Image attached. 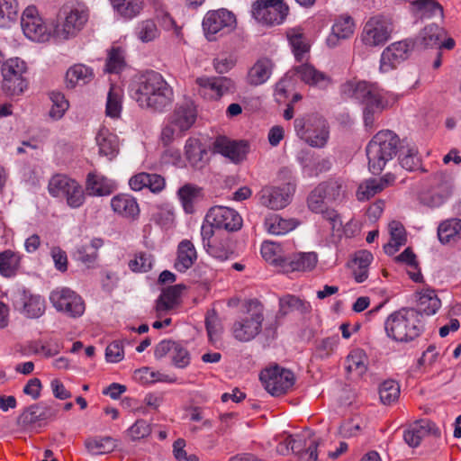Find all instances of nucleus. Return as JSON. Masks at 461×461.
Instances as JSON below:
<instances>
[{
    "instance_id": "obj_54",
    "label": "nucleus",
    "mask_w": 461,
    "mask_h": 461,
    "mask_svg": "<svg viewBox=\"0 0 461 461\" xmlns=\"http://www.w3.org/2000/svg\"><path fill=\"white\" fill-rule=\"evenodd\" d=\"M19 4L17 0H0V27L9 28L17 20Z\"/></svg>"
},
{
    "instance_id": "obj_48",
    "label": "nucleus",
    "mask_w": 461,
    "mask_h": 461,
    "mask_svg": "<svg viewBox=\"0 0 461 461\" xmlns=\"http://www.w3.org/2000/svg\"><path fill=\"white\" fill-rule=\"evenodd\" d=\"M265 228L273 235H285L294 230L297 222L293 219H285L278 214H270L265 220Z\"/></svg>"
},
{
    "instance_id": "obj_7",
    "label": "nucleus",
    "mask_w": 461,
    "mask_h": 461,
    "mask_svg": "<svg viewBox=\"0 0 461 461\" xmlns=\"http://www.w3.org/2000/svg\"><path fill=\"white\" fill-rule=\"evenodd\" d=\"M48 192L50 196L65 203L71 209L83 206L86 194L82 185L74 178L63 174L51 176L48 184Z\"/></svg>"
},
{
    "instance_id": "obj_6",
    "label": "nucleus",
    "mask_w": 461,
    "mask_h": 461,
    "mask_svg": "<svg viewBox=\"0 0 461 461\" xmlns=\"http://www.w3.org/2000/svg\"><path fill=\"white\" fill-rule=\"evenodd\" d=\"M399 137L392 131H378L366 146L369 170L373 174L383 171L387 162L396 155Z\"/></svg>"
},
{
    "instance_id": "obj_11",
    "label": "nucleus",
    "mask_w": 461,
    "mask_h": 461,
    "mask_svg": "<svg viewBox=\"0 0 461 461\" xmlns=\"http://www.w3.org/2000/svg\"><path fill=\"white\" fill-rule=\"evenodd\" d=\"M21 26L24 36L32 41L46 42L53 38V26H48L34 5H29L23 10Z\"/></svg>"
},
{
    "instance_id": "obj_44",
    "label": "nucleus",
    "mask_w": 461,
    "mask_h": 461,
    "mask_svg": "<svg viewBox=\"0 0 461 461\" xmlns=\"http://www.w3.org/2000/svg\"><path fill=\"white\" fill-rule=\"evenodd\" d=\"M263 258L275 265L283 271L287 254H285L283 246L273 241H264L260 249Z\"/></svg>"
},
{
    "instance_id": "obj_9",
    "label": "nucleus",
    "mask_w": 461,
    "mask_h": 461,
    "mask_svg": "<svg viewBox=\"0 0 461 461\" xmlns=\"http://www.w3.org/2000/svg\"><path fill=\"white\" fill-rule=\"evenodd\" d=\"M294 130L301 140L313 148H323L330 137L326 121L317 115L296 118Z\"/></svg>"
},
{
    "instance_id": "obj_21",
    "label": "nucleus",
    "mask_w": 461,
    "mask_h": 461,
    "mask_svg": "<svg viewBox=\"0 0 461 461\" xmlns=\"http://www.w3.org/2000/svg\"><path fill=\"white\" fill-rule=\"evenodd\" d=\"M201 93L210 99H220L221 96L233 93L236 89L235 82L226 77H202L196 79Z\"/></svg>"
},
{
    "instance_id": "obj_60",
    "label": "nucleus",
    "mask_w": 461,
    "mask_h": 461,
    "mask_svg": "<svg viewBox=\"0 0 461 461\" xmlns=\"http://www.w3.org/2000/svg\"><path fill=\"white\" fill-rule=\"evenodd\" d=\"M124 67V50L120 47L112 48L107 55L104 71L111 74H119Z\"/></svg>"
},
{
    "instance_id": "obj_33",
    "label": "nucleus",
    "mask_w": 461,
    "mask_h": 461,
    "mask_svg": "<svg viewBox=\"0 0 461 461\" xmlns=\"http://www.w3.org/2000/svg\"><path fill=\"white\" fill-rule=\"evenodd\" d=\"M318 263V255L313 252H298L287 255L283 272L289 273L294 271H312Z\"/></svg>"
},
{
    "instance_id": "obj_25",
    "label": "nucleus",
    "mask_w": 461,
    "mask_h": 461,
    "mask_svg": "<svg viewBox=\"0 0 461 461\" xmlns=\"http://www.w3.org/2000/svg\"><path fill=\"white\" fill-rule=\"evenodd\" d=\"M301 437L294 438L292 435L285 437V441L276 447L278 453L285 455L292 450L293 453L300 455L301 458L305 461H318L317 448L320 443L316 439H312L307 449L303 450Z\"/></svg>"
},
{
    "instance_id": "obj_28",
    "label": "nucleus",
    "mask_w": 461,
    "mask_h": 461,
    "mask_svg": "<svg viewBox=\"0 0 461 461\" xmlns=\"http://www.w3.org/2000/svg\"><path fill=\"white\" fill-rule=\"evenodd\" d=\"M95 144L100 157L113 161L120 152L119 137L107 127L101 126L95 135Z\"/></svg>"
},
{
    "instance_id": "obj_53",
    "label": "nucleus",
    "mask_w": 461,
    "mask_h": 461,
    "mask_svg": "<svg viewBox=\"0 0 461 461\" xmlns=\"http://www.w3.org/2000/svg\"><path fill=\"white\" fill-rule=\"evenodd\" d=\"M20 261L21 256L17 252L10 249L0 252V274L5 277L15 276Z\"/></svg>"
},
{
    "instance_id": "obj_42",
    "label": "nucleus",
    "mask_w": 461,
    "mask_h": 461,
    "mask_svg": "<svg viewBox=\"0 0 461 461\" xmlns=\"http://www.w3.org/2000/svg\"><path fill=\"white\" fill-rule=\"evenodd\" d=\"M390 240L384 246V250L387 255H393L401 247L406 243V231L403 225L397 221H393L388 225Z\"/></svg>"
},
{
    "instance_id": "obj_55",
    "label": "nucleus",
    "mask_w": 461,
    "mask_h": 461,
    "mask_svg": "<svg viewBox=\"0 0 461 461\" xmlns=\"http://www.w3.org/2000/svg\"><path fill=\"white\" fill-rule=\"evenodd\" d=\"M50 100L51 101V106L48 115L52 121H59L68 110L69 102L64 94L58 91H52L50 93Z\"/></svg>"
},
{
    "instance_id": "obj_59",
    "label": "nucleus",
    "mask_w": 461,
    "mask_h": 461,
    "mask_svg": "<svg viewBox=\"0 0 461 461\" xmlns=\"http://www.w3.org/2000/svg\"><path fill=\"white\" fill-rule=\"evenodd\" d=\"M116 11L127 19H132L137 16L142 7L141 0H110Z\"/></svg>"
},
{
    "instance_id": "obj_57",
    "label": "nucleus",
    "mask_w": 461,
    "mask_h": 461,
    "mask_svg": "<svg viewBox=\"0 0 461 461\" xmlns=\"http://www.w3.org/2000/svg\"><path fill=\"white\" fill-rule=\"evenodd\" d=\"M310 309L309 303L291 294L285 295L279 300V312L282 315H286L294 311L307 312Z\"/></svg>"
},
{
    "instance_id": "obj_41",
    "label": "nucleus",
    "mask_w": 461,
    "mask_h": 461,
    "mask_svg": "<svg viewBox=\"0 0 461 461\" xmlns=\"http://www.w3.org/2000/svg\"><path fill=\"white\" fill-rule=\"evenodd\" d=\"M150 220L163 229H170L175 222L174 207L168 203H158L150 207Z\"/></svg>"
},
{
    "instance_id": "obj_15",
    "label": "nucleus",
    "mask_w": 461,
    "mask_h": 461,
    "mask_svg": "<svg viewBox=\"0 0 461 461\" xmlns=\"http://www.w3.org/2000/svg\"><path fill=\"white\" fill-rule=\"evenodd\" d=\"M235 27L236 17L226 9L209 11L203 20V29L209 41H214L216 34L228 33Z\"/></svg>"
},
{
    "instance_id": "obj_61",
    "label": "nucleus",
    "mask_w": 461,
    "mask_h": 461,
    "mask_svg": "<svg viewBox=\"0 0 461 461\" xmlns=\"http://www.w3.org/2000/svg\"><path fill=\"white\" fill-rule=\"evenodd\" d=\"M395 260L406 265L410 268L408 274L414 282H421L422 275L418 268L416 256L410 248L404 249L403 252L395 258Z\"/></svg>"
},
{
    "instance_id": "obj_20",
    "label": "nucleus",
    "mask_w": 461,
    "mask_h": 461,
    "mask_svg": "<svg viewBox=\"0 0 461 461\" xmlns=\"http://www.w3.org/2000/svg\"><path fill=\"white\" fill-rule=\"evenodd\" d=\"M411 49L412 44L409 41H396L386 47L381 54L379 71L388 73L396 68L409 57Z\"/></svg>"
},
{
    "instance_id": "obj_1",
    "label": "nucleus",
    "mask_w": 461,
    "mask_h": 461,
    "mask_svg": "<svg viewBox=\"0 0 461 461\" xmlns=\"http://www.w3.org/2000/svg\"><path fill=\"white\" fill-rule=\"evenodd\" d=\"M128 92L140 108L157 113H163L174 101L172 86L161 74L153 70L133 77Z\"/></svg>"
},
{
    "instance_id": "obj_39",
    "label": "nucleus",
    "mask_w": 461,
    "mask_h": 461,
    "mask_svg": "<svg viewBox=\"0 0 461 461\" xmlns=\"http://www.w3.org/2000/svg\"><path fill=\"white\" fill-rule=\"evenodd\" d=\"M272 70V61L266 58L260 59L249 68L247 81L251 86L262 85L269 79Z\"/></svg>"
},
{
    "instance_id": "obj_12",
    "label": "nucleus",
    "mask_w": 461,
    "mask_h": 461,
    "mask_svg": "<svg viewBox=\"0 0 461 461\" xmlns=\"http://www.w3.org/2000/svg\"><path fill=\"white\" fill-rule=\"evenodd\" d=\"M27 64L20 58H11L2 66L3 88L9 95H20L27 88L24 75Z\"/></svg>"
},
{
    "instance_id": "obj_58",
    "label": "nucleus",
    "mask_w": 461,
    "mask_h": 461,
    "mask_svg": "<svg viewBox=\"0 0 461 461\" xmlns=\"http://www.w3.org/2000/svg\"><path fill=\"white\" fill-rule=\"evenodd\" d=\"M400 393L399 384L393 379H387L379 385V398L384 405H391L397 402Z\"/></svg>"
},
{
    "instance_id": "obj_23",
    "label": "nucleus",
    "mask_w": 461,
    "mask_h": 461,
    "mask_svg": "<svg viewBox=\"0 0 461 461\" xmlns=\"http://www.w3.org/2000/svg\"><path fill=\"white\" fill-rule=\"evenodd\" d=\"M324 192V186H316L309 194L307 204L309 209L315 213H322L324 218L330 221L333 230H339L342 222L334 210H329L326 207L327 201Z\"/></svg>"
},
{
    "instance_id": "obj_32",
    "label": "nucleus",
    "mask_w": 461,
    "mask_h": 461,
    "mask_svg": "<svg viewBox=\"0 0 461 461\" xmlns=\"http://www.w3.org/2000/svg\"><path fill=\"white\" fill-rule=\"evenodd\" d=\"M117 189L114 180L97 172H90L86 179V190L91 196H107Z\"/></svg>"
},
{
    "instance_id": "obj_2",
    "label": "nucleus",
    "mask_w": 461,
    "mask_h": 461,
    "mask_svg": "<svg viewBox=\"0 0 461 461\" xmlns=\"http://www.w3.org/2000/svg\"><path fill=\"white\" fill-rule=\"evenodd\" d=\"M341 95L364 105L363 116L366 127L372 128L375 115L393 105L397 95L380 87L377 83L352 79L340 86Z\"/></svg>"
},
{
    "instance_id": "obj_16",
    "label": "nucleus",
    "mask_w": 461,
    "mask_h": 461,
    "mask_svg": "<svg viewBox=\"0 0 461 461\" xmlns=\"http://www.w3.org/2000/svg\"><path fill=\"white\" fill-rule=\"evenodd\" d=\"M259 378L265 389L272 395L286 393L294 383V374L278 366L264 369Z\"/></svg>"
},
{
    "instance_id": "obj_3",
    "label": "nucleus",
    "mask_w": 461,
    "mask_h": 461,
    "mask_svg": "<svg viewBox=\"0 0 461 461\" xmlns=\"http://www.w3.org/2000/svg\"><path fill=\"white\" fill-rule=\"evenodd\" d=\"M89 19L88 8L81 3L62 5L53 22V39L64 42L76 38Z\"/></svg>"
},
{
    "instance_id": "obj_34",
    "label": "nucleus",
    "mask_w": 461,
    "mask_h": 461,
    "mask_svg": "<svg viewBox=\"0 0 461 461\" xmlns=\"http://www.w3.org/2000/svg\"><path fill=\"white\" fill-rule=\"evenodd\" d=\"M129 185L131 190L136 192L148 188L152 193H159L165 188L166 183L159 175L141 172L129 179Z\"/></svg>"
},
{
    "instance_id": "obj_10",
    "label": "nucleus",
    "mask_w": 461,
    "mask_h": 461,
    "mask_svg": "<svg viewBox=\"0 0 461 461\" xmlns=\"http://www.w3.org/2000/svg\"><path fill=\"white\" fill-rule=\"evenodd\" d=\"M250 13L257 23L276 26L285 21L289 6L284 0H256L251 5Z\"/></svg>"
},
{
    "instance_id": "obj_40",
    "label": "nucleus",
    "mask_w": 461,
    "mask_h": 461,
    "mask_svg": "<svg viewBox=\"0 0 461 461\" xmlns=\"http://www.w3.org/2000/svg\"><path fill=\"white\" fill-rule=\"evenodd\" d=\"M435 425L429 420H420L411 425L403 434L404 441L411 447L420 445L422 438L434 430Z\"/></svg>"
},
{
    "instance_id": "obj_18",
    "label": "nucleus",
    "mask_w": 461,
    "mask_h": 461,
    "mask_svg": "<svg viewBox=\"0 0 461 461\" xmlns=\"http://www.w3.org/2000/svg\"><path fill=\"white\" fill-rule=\"evenodd\" d=\"M295 191L294 183H287L282 187L266 185L257 194L261 205L271 210H280L288 205Z\"/></svg>"
},
{
    "instance_id": "obj_13",
    "label": "nucleus",
    "mask_w": 461,
    "mask_h": 461,
    "mask_svg": "<svg viewBox=\"0 0 461 461\" xmlns=\"http://www.w3.org/2000/svg\"><path fill=\"white\" fill-rule=\"evenodd\" d=\"M50 301L59 312L69 317H80L85 312L81 296L68 287H57L50 294Z\"/></svg>"
},
{
    "instance_id": "obj_47",
    "label": "nucleus",
    "mask_w": 461,
    "mask_h": 461,
    "mask_svg": "<svg viewBox=\"0 0 461 461\" xmlns=\"http://www.w3.org/2000/svg\"><path fill=\"white\" fill-rule=\"evenodd\" d=\"M177 195L184 211L186 213H193L194 203L203 198V190L195 185L185 184L178 190Z\"/></svg>"
},
{
    "instance_id": "obj_24",
    "label": "nucleus",
    "mask_w": 461,
    "mask_h": 461,
    "mask_svg": "<svg viewBox=\"0 0 461 461\" xmlns=\"http://www.w3.org/2000/svg\"><path fill=\"white\" fill-rule=\"evenodd\" d=\"M168 356L177 368H185L190 364V354L182 344L171 340H162L155 348V357L159 359Z\"/></svg>"
},
{
    "instance_id": "obj_46",
    "label": "nucleus",
    "mask_w": 461,
    "mask_h": 461,
    "mask_svg": "<svg viewBox=\"0 0 461 461\" xmlns=\"http://www.w3.org/2000/svg\"><path fill=\"white\" fill-rule=\"evenodd\" d=\"M124 91L121 86L112 84L107 94L105 113L108 117L117 119L122 110Z\"/></svg>"
},
{
    "instance_id": "obj_31",
    "label": "nucleus",
    "mask_w": 461,
    "mask_h": 461,
    "mask_svg": "<svg viewBox=\"0 0 461 461\" xmlns=\"http://www.w3.org/2000/svg\"><path fill=\"white\" fill-rule=\"evenodd\" d=\"M197 113L193 103L186 102L177 104L167 119L175 125L177 131H187L194 123Z\"/></svg>"
},
{
    "instance_id": "obj_19",
    "label": "nucleus",
    "mask_w": 461,
    "mask_h": 461,
    "mask_svg": "<svg viewBox=\"0 0 461 461\" xmlns=\"http://www.w3.org/2000/svg\"><path fill=\"white\" fill-rule=\"evenodd\" d=\"M205 221L212 223L216 229L236 231L241 228L243 220L234 209L218 205L208 211Z\"/></svg>"
},
{
    "instance_id": "obj_64",
    "label": "nucleus",
    "mask_w": 461,
    "mask_h": 461,
    "mask_svg": "<svg viewBox=\"0 0 461 461\" xmlns=\"http://www.w3.org/2000/svg\"><path fill=\"white\" fill-rule=\"evenodd\" d=\"M134 34L143 43L154 41L159 34L156 23L152 20L140 22L134 30Z\"/></svg>"
},
{
    "instance_id": "obj_62",
    "label": "nucleus",
    "mask_w": 461,
    "mask_h": 461,
    "mask_svg": "<svg viewBox=\"0 0 461 461\" xmlns=\"http://www.w3.org/2000/svg\"><path fill=\"white\" fill-rule=\"evenodd\" d=\"M38 421H41L40 404L27 407L17 418V425L23 430L32 429Z\"/></svg>"
},
{
    "instance_id": "obj_63",
    "label": "nucleus",
    "mask_w": 461,
    "mask_h": 461,
    "mask_svg": "<svg viewBox=\"0 0 461 461\" xmlns=\"http://www.w3.org/2000/svg\"><path fill=\"white\" fill-rule=\"evenodd\" d=\"M203 249L209 256L219 261L227 260L231 254L226 239L220 240L215 238L211 243H206Z\"/></svg>"
},
{
    "instance_id": "obj_27",
    "label": "nucleus",
    "mask_w": 461,
    "mask_h": 461,
    "mask_svg": "<svg viewBox=\"0 0 461 461\" xmlns=\"http://www.w3.org/2000/svg\"><path fill=\"white\" fill-rule=\"evenodd\" d=\"M296 159L302 167L304 176L314 177L320 174L327 172L331 167L329 158L315 157L311 151L302 149L298 152Z\"/></svg>"
},
{
    "instance_id": "obj_56",
    "label": "nucleus",
    "mask_w": 461,
    "mask_h": 461,
    "mask_svg": "<svg viewBox=\"0 0 461 461\" xmlns=\"http://www.w3.org/2000/svg\"><path fill=\"white\" fill-rule=\"evenodd\" d=\"M318 186H324L327 201L336 202L342 200L347 194L348 185L343 179H332L320 184Z\"/></svg>"
},
{
    "instance_id": "obj_36",
    "label": "nucleus",
    "mask_w": 461,
    "mask_h": 461,
    "mask_svg": "<svg viewBox=\"0 0 461 461\" xmlns=\"http://www.w3.org/2000/svg\"><path fill=\"white\" fill-rule=\"evenodd\" d=\"M197 260V252L194 243L189 240L179 242L176 250V258L174 267L176 271L185 273L191 268Z\"/></svg>"
},
{
    "instance_id": "obj_43",
    "label": "nucleus",
    "mask_w": 461,
    "mask_h": 461,
    "mask_svg": "<svg viewBox=\"0 0 461 461\" xmlns=\"http://www.w3.org/2000/svg\"><path fill=\"white\" fill-rule=\"evenodd\" d=\"M373 260V254L368 250H359L355 253L352 272L357 283H363L368 278V268Z\"/></svg>"
},
{
    "instance_id": "obj_45",
    "label": "nucleus",
    "mask_w": 461,
    "mask_h": 461,
    "mask_svg": "<svg viewBox=\"0 0 461 461\" xmlns=\"http://www.w3.org/2000/svg\"><path fill=\"white\" fill-rule=\"evenodd\" d=\"M184 149L185 158L192 167H203L207 151L198 139H187L185 143Z\"/></svg>"
},
{
    "instance_id": "obj_8",
    "label": "nucleus",
    "mask_w": 461,
    "mask_h": 461,
    "mask_svg": "<svg viewBox=\"0 0 461 461\" xmlns=\"http://www.w3.org/2000/svg\"><path fill=\"white\" fill-rule=\"evenodd\" d=\"M395 26L389 15L376 14L370 16L364 23L359 39L368 48H380L393 37Z\"/></svg>"
},
{
    "instance_id": "obj_4",
    "label": "nucleus",
    "mask_w": 461,
    "mask_h": 461,
    "mask_svg": "<svg viewBox=\"0 0 461 461\" xmlns=\"http://www.w3.org/2000/svg\"><path fill=\"white\" fill-rule=\"evenodd\" d=\"M386 335L397 342H409L423 330L419 312L412 308H402L391 313L385 322Z\"/></svg>"
},
{
    "instance_id": "obj_22",
    "label": "nucleus",
    "mask_w": 461,
    "mask_h": 461,
    "mask_svg": "<svg viewBox=\"0 0 461 461\" xmlns=\"http://www.w3.org/2000/svg\"><path fill=\"white\" fill-rule=\"evenodd\" d=\"M212 151L229 158L233 163H239L246 158L249 146L246 141H237L225 136H218L212 143Z\"/></svg>"
},
{
    "instance_id": "obj_38",
    "label": "nucleus",
    "mask_w": 461,
    "mask_h": 461,
    "mask_svg": "<svg viewBox=\"0 0 461 461\" xmlns=\"http://www.w3.org/2000/svg\"><path fill=\"white\" fill-rule=\"evenodd\" d=\"M84 445L89 454L98 456L113 452L118 441L110 436H95L86 438Z\"/></svg>"
},
{
    "instance_id": "obj_35",
    "label": "nucleus",
    "mask_w": 461,
    "mask_h": 461,
    "mask_svg": "<svg viewBox=\"0 0 461 461\" xmlns=\"http://www.w3.org/2000/svg\"><path fill=\"white\" fill-rule=\"evenodd\" d=\"M95 77L92 68L77 63L68 68L65 76L67 88L73 89L77 86H83L89 84Z\"/></svg>"
},
{
    "instance_id": "obj_37",
    "label": "nucleus",
    "mask_w": 461,
    "mask_h": 461,
    "mask_svg": "<svg viewBox=\"0 0 461 461\" xmlns=\"http://www.w3.org/2000/svg\"><path fill=\"white\" fill-rule=\"evenodd\" d=\"M417 312L428 316L434 315L441 307V301L435 290L423 288L416 292Z\"/></svg>"
},
{
    "instance_id": "obj_50",
    "label": "nucleus",
    "mask_w": 461,
    "mask_h": 461,
    "mask_svg": "<svg viewBox=\"0 0 461 461\" xmlns=\"http://www.w3.org/2000/svg\"><path fill=\"white\" fill-rule=\"evenodd\" d=\"M286 36L295 59L298 61L303 60L310 50L303 30L300 27L289 29L286 32Z\"/></svg>"
},
{
    "instance_id": "obj_52",
    "label": "nucleus",
    "mask_w": 461,
    "mask_h": 461,
    "mask_svg": "<svg viewBox=\"0 0 461 461\" xmlns=\"http://www.w3.org/2000/svg\"><path fill=\"white\" fill-rule=\"evenodd\" d=\"M182 287L179 285L170 286L165 289L157 301L156 311L158 315L163 312L173 309L177 303Z\"/></svg>"
},
{
    "instance_id": "obj_29",
    "label": "nucleus",
    "mask_w": 461,
    "mask_h": 461,
    "mask_svg": "<svg viewBox=\"0 0 461 461\" xmlns=\"http://www.w3.org/2000/svg\"><path fill=\"white\" fill-rule=\"evenodd\" d=\"M294 71L303 83L310 86L326 89L332 83V79L328 74L317 69L309 63L294 67Z\"/></svg>"
},
{
    "instance_id": "obj_14",
    "label": "nucleus",
    "mask_w": 461,
    "mask_h": 461,
    "mask_svg": "<svg viewBox=\"0 0 461 461\" xmlns=\"http://www.w3.org/2000/svg\"><path fill=\"white\" fill-rule=\"evenodd\" d=\"M12 303L14 309L26 318L37 319L45 312L44 298L23 287L14 292Z\"/></svg>"
},
{
    "instance_id": "obj_30",
    "label": "nucleus",
    "mask_w": 461,
    "mask_h": 461,
    "mask_svg": "<svg viewBox=\"0 0 461 461\" xmlns=\"http://www.w3.org/2000/svg\"><path fill=\"white\" fill-rule=\"evenodd\" d=\"M113 212L118 216L136 221L140 217V209L135 197L129 194H118L110 201Z\"/></svg>"
},
{
    "instance_id": "obj_26",
    "label": "nucleus",
    "mask_w": 461,
    "mask_h": 461,
    "mask_svg": "<svg viewBox=\"0 0 461 461\" xmlns=\"http://www.w3.org/2000/svg\"><path fill=\"white\" fill-rule=\"evenodd\" d=\"M356 28L354 19L343 14L338 16L331 27V32L326 39L329 48H335L340 44L342 41L348 40L353 36Z\"/></svg>"
},
{
    "instance_id": "obj_51",
    "label": "nucleus",
    "mask_w": 461,
    "mask_h": 461,
    "mask_svg": "<svg viewBox=\"0 0 461 461\" xmlns=\"http://www.w3.org/2000/svg\"><path fill=\"white\" fill-rule=\"evenodd\" d=\"M368 358L364 350L357 348L350 351L346 359V369L360 376L367 370Z\"/></svg>"
},
{
    "instance_id": "obj_5",
    "label": "nucleus",
    "mask_w": 461,
    "mask_h": 461,
    "mask_svg": "<svg viewBox=\"0 0 461 461\" xmlns=\"http://www.w3.org/2000/svg\"><path fill=\"white\" fill-rule=\"evenodd\" d=\"M263 307L257 301H249L237 312L230 326L232 337L240 342L254 339L262 330Z\"/></svg>"
},
{
    "instance_id": "obj_49",
    "label": "nucleus",
    "mask_w": 461,
    "mask_h": 461,
    "mask_svg": "<svg viewBox=\"0 0 461 461\" xmlns=\"http://www.w3.org/2000/svg\"><path fill=\"white\" fill-rule=\"evenodd\" d=\"M438 237L443 244L461 241V220L443 221L438 228Z\"/></svg>"
},
{
    "instance_id": "obj_17",
    "label": "nucleus",
    "mask_w": 461,
    "mask_h": 461,
    "mask_svg": "<svg viewBox=\"0 0 461 461\" xmlns=\"http://www.w3.org/2000/svg\"><path fill=\"white\" fill-rule=\"evenodd\" d=\"M452 193L451 177L444 172H438L429 179V189L421 196L424 203L431 207L441 205Z\"/></svg>"
}]
</instances>
